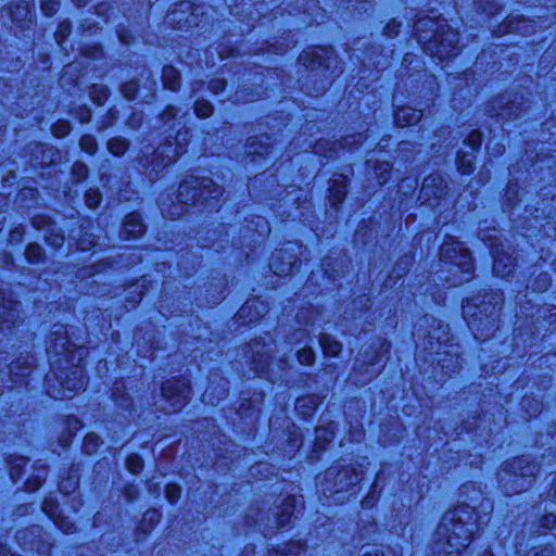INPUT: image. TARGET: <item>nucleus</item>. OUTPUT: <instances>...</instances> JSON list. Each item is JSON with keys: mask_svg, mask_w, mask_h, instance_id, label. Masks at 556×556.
Returning <instances> with one entry per match:
<instances>
[{"mask_svg": "<svg viewBox=\"0 0 556 556\" xmlns=\"http://www.w3.org/2000/svg\"><path fill=\"white\" fill-rule=\"evenodd\" d=\"M53 342L48 348L55 383L49 381L48 394L51 397L72 399L85 387V377L80 363L88 354L87 348L74 343L64 326L53 331Z\"/></svg>", "mask_w": 556, "mask_h": 556, "instance_id": "obj_1", "label": "nucleus"}, {"mask_svg": "<svg viewBox=\"0 0 556 556\" xmlns=\"http://www.w3.org/2000/svg\"><path fill=\"white\" fill-rule=\"evenodd\" d=\"M476 528V514L468 505L448 510L437 530L434 553L439 556H458L470 544Z\"/></svg>", "mask_w": 556, "mask_h": 556, "instance_id": "obj_2", "label": "nucleus"}, {"mask_svg": "<svg viewBox=\"0 0 556 556\" xmlns=\"http://www.w3.org/2000/svg\"><path fill=\"white\" fill-rule=\"evenodd\" d=\"M415 30L417 33H427L426 28L432 33V37L428 38L427 34L419 35V42L424 43V49L430 55L437 56L439 60L448 59L457 55L459 35L457 31L448 28L446 31L440 33L442 25L438 21L429 18H419L415 23Z\"/></svg>", "mask_w": 556, "mask_h": 556, "instance_id": "obj_3", "label": "nucleus"}, {"mask_svg": "<svg viewBox=\"0 0 556 556\" xmlns=\"http://www.w3.org/2000/svg\"><path fill=\"white\" fill-rule=\"evenodd\" d=\"M488 301L483 299L480 303H476L475 300H466L463 302V313L468 321V326L476 333V337L484 336V330H489L494 327L495 314L497 307L502 304V298L497 294H489Z\"/></svg>", "mask_w": 556, "mask_h": 556, "instance_id": "obj_4", "label": "nucleus"}, {"mask_svg": "<svg viewBox=\"0 0 556 556\" xmlns=\"http://www.w3.org/2000/svg\"><path fill=\"white\" fill-rule=\"evenodd\" d=\"M440 260L450 266L448 270L453 271L454 275L460 273L462 276L459 278L452 280L453 285L470 279L473 269L470 252L454 237H447L443 242L440 250Z\"/></svg>", "mask_w": 556, "mask_h": 556, "instance_id": "obj_5", "label": "nucleus"}, {"mask_svg": "<svg viewBox=\"0 0 556 556\" xmlns=\"http://www.w3.org/2000/svg\"><path fill=\"white\" fill-rule=\"evenodd\" d=\"M223 189L210 178L190 177L185 179L178 188L177 200L182 204H206L217 202Z\"/></svg>", "mask_w": 556, "mask_h": 556, "instance_id": "obj_6", "label": "nucleus"}, {"mask_svg": "<svg viewBox=\"0 0 556 556\" xmlns=\"http://www.w3.org/2000/svg\"><path fill=\"white\" fill-rule=\"evenodd\" d=\"M189 383L184 379H170L163 383L162 395L167 402L168 407H164L170 412L181 409L189 399Z\"/></svg>", "mask_w": 556, "mask_h": 556, "instance_id": "obj_7", "label": "nucleus"}, {"mask_svg": "<svg viewBox=\"0 0 556 556\" xmlns=\"http://www.w3.org/2000/svg\"><path fill=\"white\" fill-rule=\"evenodd\" d=\"M20 304L0 294V329H11L23 323Z\"/></svg>", "mask_w": 556, "mask_h": 556, "instance_id": "obj_8", "label": "nucleus"}, {"mask_svg": "<svg viewBox=\"0 0 556 556\" xmlns=\"http://www.w3.org/2000/svg\"><path fill=\"white\" fill-rule=\"evenodd\" d=\"M249 350L253 354L252 363L255 366V371L258 374H264L266 366L268 365V361L271 358L269 355L271 352V343L255 340L249 344Z\"/></svg>", "mask_w": 556, "mask_h": 556, "instance_id": "obj_9", "label": "nucleus"}, {"mask_svg": "<svg viewBox=\"0 0 556 556\" xmlns=\"http://www.w3.org/2000/svg\"><path fill=\"white\" fill-rule=\"evenodd\" d=\"M503 472L513 475L518 478H528L533 477L539 471V468L535 464L530 463L527 458L520 457L516 458L513 462H506L503 465Z\"/></svg>", "mask_w": 556, "mask_h": 556, "instance_id": "obj_10", "label": "nucleus"}, {"mask_svg": "<svg viewBox=\"0 0 556 556\" xmlns=\"http://www.w3.org/2000/svg\"><path fill=\"white\" fill-rule=\"evenodd\" d=\"M326 479L334 478V488L337 492L348 490L350 485L356 484L361 481V473L354 469L344 468L338 472L333 469H328L325 473Z\"/></svg>", "mask_w": 556, "mask_h": 556, "instance_id": "obj_11", "label": "nucleus"}, {"mask_svg": "<svg viewBox=\"0 0 556 556\" xmlns=\"http://www.w3.org/2000/svg\"><path fill=\"white\" fill-rule=\"evenodd\" d=\"M493 273L500 277H508L515 267L510 255L503 253L497 247H492Z\"/></svg>", "mask_w": 556, "mask_h": 556, "instance_id": "obj_12", "label": "nucleus"}, {"mask_svg": "<svg viewBox=\"0 0 556 556\" xmlns=\"http://www.w3.org/2000/svg\"><path fill=\"white\" fill-rule=\"evenodd\" d=\"M363 138V135L358 134L352 137H345L343 138L339 143L332 142L331 147L329 149H325V142L321 140H318L314 144V153L316 154H324L327 157H332L337 155V147L339 148H351L352 144L359 143Z\"/></svg>", "mask_w": 556, "mask_h": 556, "instance_id": "obj_13", "label": "nucleus"}, {"mask_svg": "<svg viewBox=\"0 0 556 556\" xmlns=\"http://www.w3.org/2000/svg\"><path fill=\"white\" fill-rule=\"evenodd\" d=\"M143 232L144 226L140 216L137 213L128 214L123 225L122 237L125 240H131L139 238Z\"/></svg>", "mask_w": 556, "mask_h": 556, "instance_id": "obj_14", "label": "nucleus"}, {"mask_svg": "<svg viewBox=\"0 0 556 556\" xmlns=\"http://www.w3.org/2000/svg\"><path fill=\"white\" fill-rule=\"evenodd\" d=\"M422 117V113L419 110H415L409 106L400 108L395 111L394 122L399 127L412 126L418 123Z\"/></svg>", "mask_w": 556, "mask_h": 556, "instance_id": "obj_15", "label": "nucleus"}, {"mask_svg": "<svg viewBox=\"0 0 556 556\" xmlns=\"http://www.w3.org/2000/svg\"><path fill=\"white\" fill-rule=\"evenodd\" d=\"M444 180L439 176H428L424 179L421 193L430 199L440 198L443 194Z\"/></svg>", "mask_w": 556, "mask_h": 556, "instance_id": "obj_16", "label": "nucleus"}, {"mask_svg": "<svg viewBox=\"0 0 556 556\" xmlns=\"http://www.w3.org/2000/svg\"><path fill=\"white\" fill-rule=\"evenodd\" d=\"M269 139L268 136L264 135L257 139V142L255 140L250 142L248 153L253 156V160L256 156L267 157L273 154V147L269 143Z\"/></svg>", "mask_w": 556, "mask_h": 556, "instance_id": "obj_17", "label": "nucleus"}, {"mask_svg": "<svg viewBox=\"0 0 556 556\" xmlns=\"http://www.w3.org/2000/svg\"><path fill=\"white\" fill-rule=\"evenodd\" d=\"M42 509L50 515V517L54 520L55 526L64 533H70L74 530V523L67 518L55 515L52 511L53 503L51 501H45L42 504Z\"/></svg>", "mask_w": 556, "mask_h": 556, "instance_id": "obj_18", "label": "nucleus"}, {"mask_svg": "<svg viewBox=\"0 0 556 556\" xmlns=\"http://www.w3.org/2000/svg\"><path fill=\"white\" fill-rule=\"evenodd\" d=\"M346 194V178L340 176L334 178L330 186V202L333 206L342 203Z\"/></svg>", "mask_w": 556, "mask_h": 556, "instance_id": "obj_19", "label": "nucleus"}, {"mask_svg": "<svg viewBox=\"0 0 556 556\" xmlns=\"http://www.w3.org/2000/svg\"><path fill=\"white\" fill-rule=\"evenodd\" d=\"M294 506H295V500L293 497H287L283 501L281 513L277 517V527L278 528H282L290 522Z\"/></svg>", "mask_w": 556, "mask_h": 556, "instance_id": "obj_20", "label": "nucleus"}, {"mask_svg": "<svg viewBox=\"0 0 556 556\" xmlns=\"http://www.w3.org/2000/svg\"><path fill=\"white\" fill-rule=\"evenodd\" d=\"M164 86L169 90H176L180 84V74L173 66H164L163 68Z\"/></svg>", "mask_w": 556, "mask_h": 556, "instance_id": "obj_21", "label": "nucleus"}, {"mask_svg": "<svg viewBox=\"0 0 556 556\" xmlns=\"http://www.w3.org/2000/svg\"><path fill=\"white\" fill-rule=\"evenodd\" d=\"M34 363L33 357L26 356L23 361L18 359L10 366V374L16 377H25L28 375L29 369Z\"/></svg>", "mask_w": 556, "mask_h": 556, "instance_id": "obj_22", "label": "nucleus"}, {"mask_svg": "<svg viewBox=\"0 0 556 556\" xmlns=\"http://www.w3.org/2000/svg\"><path fill=\"white\" fill-rule=\"evenodd\" d=\"M319 342L324 353L328 356H337L341 351V343L329 334H323Z\"/></svg>", "mask_w": 556, "mask_h": 556, "instance_id": "obj_23", "label": "nucleus"}, {"mask_svg": "<svg viewBox=\"0 0 556 556\" xmlns=\"http://www.w3.org/2000/svg\"><path fill=\"white\" fill-rule=\"evenodd\" d=\"M166 153L165 157H163L160 162H157L155 165H168L170 162H173L180 153H182L181 150H178L177 148L172 149V144L163 146L162 148H159L156 150V160L161 156H163Z\"/></svg>", "mask_w": 556, "mask_h": 556, "instance_id": "obj_24", "label": "nucleus"}, {"mask_svg": "<svg viewBox=\"0 0 556 556\" xmlns=\"http://www.w3.org/2000/svg\"><path fill=\"white\" fill-rule=\"evenodd\" d=\"M279 258V255L273 256L269 261V267L270 269L279 276L282 275H289L292 271V267L294 265V261L289 257L286 263L278 264L277 260Z\"/></svg>", "mask_w": 556, "mask_h": 556, "instance_id": "obj_25", "label": "nucleus"}, {"mask_svg": "<svg viewBox=\"0 0 556 556\" xmlns=\"http://www.w3.org/2000/svg\"><path fill=\"white\" fill-rule=\"evenodd\" d=\"M123 389H124V383H116L113 388L112 396L118 406L126 409L130 406L131 402H130V399L126 394H124V393L119 394V392L123 391Z\"/></svg>", "mask_w": 556, "mask_h": 556, "instance_id": "obj_26", "label": "nucleus"}, {"mask_svg": "<svg viewBox=\"0 0 556 556\" xmlns=\"http://www.w3.org/2000/svg\"><path fill=\"white\" fill-rule=\"evenodd\" d=\"M99 445H100V438L98 434L90 432L85 435L83 448L86 454H88V455L93 454L98 450Z\"/></svg>", "mask_w": 556, "mask_h": 556, "instance_id": "obj_27", "label": "nucleus"}, {"mask_svg": "<svg viewBox=\"0 0 556 556\" xmlns=\"http://www.w3.org/2000/svg\"><path fill=\"white\" fill-rule=\"evenodd\" d=\"M473 153H458L457 155V166L460 173L467 174L472 168L473 163Z\"/></svg>", "mask_w": 556, "mask_h": 556, "instance_id": "obj_28", "label": "nucleus"}, {"mask_svg": "<svg viewBox=\"0 0 556 556\" xmlns=\"http://www.w3.org/2000/svg\"><path fill=\"white\" fill-rule=\"evenodd\" d=\"M391 172H392V165L389 162L379 163L375 168V173L377 175L378 182L380 185L386 184L390 178Z\"/></svg>", "mask_w": 556, "mask_h": 556, "instance_id": "obj_29", "label": "nucleus"}, {"mask_svg": "<svg viewBox=\"0 0 556 556\" xmlns=\"http://www.w3.org/2000/svg\"><path fill=\"white\" fill-rule=\"evenodd\" d=\"M194 112L199 118H206L212 115L213 106L208 101L198 100L194 103Z\"/></svg>", "mask_w": 556, "mask_h": 556, "instance_id": "obj_30", "label": "nucleus"}, {"mask_svg": "<svg viewBox=\"0 0 556 556\" xmlns=\"http://www.w3.org/2000/svg\"><path fill=\"white\" fill-rule=\"evenodd\" d=\"M108 149L114 155H121L126 151L127 142L121 138H112L108 141Z\"/></svg>", "mask_w": 556, "mask_h": 556, "instance_id": "obj_31", "label": "nucleus"}, {"mask_svg": "<svg viewBox=\"0 0 556 556\" xmlns=\"http://www.w3.org/2000/svg\"><path fill=\"white\" fill-rule=\"evenodd\" d=\"M142 466V459L137 454H131L126 459V468L134 475L139 473Z\"/></svg>", "mask_w": 556, "mask_h": 556, "instance_id": "obj_32", "label": "nucleus"}, {"mask_svg": "<svg viewBox=\"0 0 556 556\" xmlns=\"http://www.w3.org/2000/svg\"><path fill=\"white\" fill-rule=\"evenodd\" d=\"M90 97L92 99V101L98 104V105H102L104 100L106 99L108 97V91H106V88L103 87V86H97L94 85L92 88H91V91H90Z\"/></svg>", "mask_w": 556, "mask_h": 556, "instance_id": "obj_33", "label": "nucleus"}, {"mask_svg": "<svg viewBox=\"0 0 556 556\" xmlns=\"http://www.w3.org/2000/svg\"><path fill=\"white\" fill-rule=\"evenodd\" d=\"M25 255L28 262L35 263L41 257L42 249L39 244L31 243L27 247Z\"/></svg>", "mask_w": 556, "mask_h": 556, "instance_id": "obj_34", "label": "nucleus"}, {"mask_svg": "<svg viewBox=\"0 0 556 556\" xmlns=\"http://www.w3.org/2000/svg\"><path fill=\"white\" fill-rule=\"evenodd\" d=\"M71 130V125L66 121H59L52 126V134L56 138H63Z\"/></svg>", "mask_w": 556, "mask_h": 556, "instance_id": "obj_35", "label": "nucleus"}, {"mask_svg": "<svg viewBox=\"0 0 556 556\" xmlns=\"http://www.w3.org/2000/svg\"><path fill=\"white\" fill-rule=\"evenodd\" d=\"M482 136L480 131L472 130L465 139L464 143L471 149V152H473L479 148Z\"/></svg>", "mask_w": 556, "mask_h": 556, "instance_id": "obj_36", "label": "nucleus"}, {"mask_svg": "<svg viewBox=\"0 0 556 556\" xmlns=\"http://www.w3.org/2000/svg\"><path fill=\"white\" fill-rule=\"evenodd\" d=\"M100 202H101V193L99 192V190H97V189H89L86 192V204L90 208L97 207Z\"/></svg>", "mask_w": 556, "mask_h": 556, "instance_id": "obj_37", "label": "nucleus"}, {"mask_svg": "<svg viewBox=\"0 0 556 556\" xmlns=\"http://www.w3.org/2000/svg\"><path fill=\"white\" fill-rule=\"evenodd\" d=\"M79 144H80L81 150H84L85 152H87L89 154H92L97 148L94 138L89 135L83 136L79 141Z\"/></svg>", "mask_w": 556, "mask_h": 556, "instance_id": "obj_38", "label": "nucleus"}, {"mask_svg": "<svg viewBox=\"0 0 556 556\" xmlns=\"http://www.w3.org/2000/svg\"><path fill=\"white\" fill-rule=\"evenodd\" d=\"M298 359L303 365H311L314 362V352L311 348H303L298 351Z\"/></svg>", "mask_w": 556, "mask_h": 556, "instance_id": "obj_39", "label": "nucleus"}, {"mask_svg": "<svg viewBox=\"0 0 556 556\" xmlns=\"http://www.w3.org/2000/svg\"><path fill=\"white\" fill-rule=\"evenodd\" d=\"M59 9V1L58 0H43L41 3V10L45 15L51 16L53 15Z\"/></svg>", "mask_w": 556, "mask_h": 556, "instance_id": "obj_40", "label": "nucleus"}, {"mask_svg": "<svg viewBox=\"0 0 556 556\" xmlns=\"http://www.w3.org/2000/svg\"><path fill=\"white\" fill-rule=\"evenodd\" d=\"M46 240L49 244L58 248L63 244L64 237L60 233H56L54 228H51L49 233L46 236Z\"/></svg>", "mask_w": 556, "mask_h": 556, "instance_id": "obj_41", "label": "nucleus"}, {"mask_svg": "<svg viewBox=\"0 0 556 556\" xmlns=\"http://www.w3.org/2000/svg\"><path fill=\"white\" fill-rule=\"evenodd\" d=\"M138 85L136 81H129L122 86V93L127 100H132L137 92Z\"/></svg>", "mask_w": 556, "mask_h": 556, "instance_id": "obj_42", "label": "nucleus"}, {"mask_svg": "<svg viewBox=\"0 0 556 556\" xmlns=\"http://www.w3.org/2000/svg\"><path fill=\"white\" fill-rule=\"evenodd\" d=\"M165 495L168 502L175 503L180 496V486L177 484H167Z\"/></svg>", "mask_w": 556, "mask_h": 556, "instance_id": "obj_43", "label": "nucleus"}, {"mask_svg": "<svg viewBox=\"0 0 556 556\" xmlns=\"http://www.w3.org/2000/svg\"><path fill=\"white\" fill-rule=\"evenodd\" d=\"M333 439V431L324 429V428H317L316 429V440L319 445H321L323 442H330Z\"/></svg>", "mask_w": 556, "mask_h": 556, "instance_id": "obj_44", "label": "nucleus"}, {"mask_svg": "<svg viewBox=\"0 0 556 556\" xmlns=\"http://www.w3.org/2000/svg\"><path fill=\"white\" fill-rule=\"evenodd\" d=\"M72 173L75 179L79 181L87 176L88 168L84 163H75Z\"/></svg>", "mask_w": 556, "mask_h": 556, "instance_id": "obj_45", "label": "nucleus"}, {"mask_svg": "<svg viewBox=\"0 0 556 556\" xmlns=\"http://www.w3.org/2000/svg\"><path fill=\"white\" fill-rule=\"evenodd\" d=\"M160 513L156 509H149L143 515V523H149L152 527L160 520Z\"/></svg>", "mask_w": 556, "mask_h": 556, "instance_id": "obj_46", "label": "nucleus"}, {"mask_svg": "<svg viewBox=\"0 0 556 556\" xmlns=\"http://www.w3.org/2000/svg\"><path fill=\"white\" fill-rule=\"evenodd\" d=\"M71 27L67 22H64L60 25L59 30L55 34V38L59 45H61L66 36L70 34Z\"/></svg>", "mask_w": 556, "mask_h": 556, "instance_id": "obj_47", "label": "nucleus"}, {"mask_svg": "<svg viewBox=\"0 0 556 556\" xmlns=\"http://www.w3.org/2000/svg\"><path fill=\"white\" fill-rule=\"evenodd\" d=\"M515 110H520L518 106H516L514 104V102H511L507 108H504L502 110V112L498 113V115L504 118V119H511L514 118L513 115L515 117L519 116V113H515Z\"/></svg>", "mask_w": 556, "mask_h": 556, "instance_id": "obj_48", "label": "nucleus"}, {"mask_svg": "<svg viewBox=\"0 0 556 556\" xmlns=\"http://www.w3.org/2000/svg\"><path fill=\"white\" fill-rule=\"evenodd\" d=\"M256 301L247 302L238 312L240 318L247 317L252 309H256L257 306Z\"/></svg>", "mask_w": 556, "mask_h": 556, "instance_id": "obj_49", "label": "nucleus"}, {"mask_svg": "<svg viewBox=\"0 0 556 556\" xmlns=\"http://www.w3.org/2000/svg\"><path fill=\"white\" fill-rule=\"evenodd\" d=\"M399 27H400V24L396 23L395 21H391L387 24V26L384 27V34L392 38L394 37L395 35H397V31H399Z\"/></svg>", "mask_w": 556, "mask_h": 556, "instance_id": "obj_50", "label": "nucleus"}, {"mask_svg": "<svg viewBox=\"0 0 556 556\" xmlns=\"http://www.w3.org/2000/svg\"><path fill=\"white\" fill-rule=\"evenodd\" d=\"M28 15V7L26 3L16 5V12H12L11 18L14 21L17 16L26 17Z\"/></svg>", "mask_w": 556, "mask_h": 556, "instance_id": "obj_51", "label": "nucleus"}, {"mask_svg": "<svg viewBox=\"0 0 556 556\" xmlns=\"http://www.w3.org/2000/svg\"><path fill=\"white\" fill-rule=\"evenodd\" d=\"M176 114H177V110L173 106H168L162 115L164 124L168 125L169 122L175 118Z\"/></svg>", "mask_w": 556, "mask_h": 556, "instance_id": "obj_52", "label": "nucleus"}, {"mask_svg": "<svg viewBox=\"0 0 556 556\" xmlns=\"http://www.w3.org/2000/svg\"><path fill=\"white\" fill-rule=\"evenodd\" d=\"M226 86V81L224 79H214L210 83V89L214 93H218L219 91L224 90Z\"/></svg>", "mask_w": 556, "mask_h": 556, "instance_id": "obj_53", "label": "nucleus"}, {"mask_svg": "<svg viewBox=\"0 0 556 556\" xmlns=\"http://www.w3.org/2000/svg\"><path fill=\"white\" fill-rule=\"evenodd\" d=\"M90 238L91 239L88 240V244H87V240L85 238H81L78 240V245L81 250H88L90 247L96 245L92 235H90Z\"/></svg>", "mask_w": 556, "mask_h": 556, "instance_id": "obj_54", "label": "nucleus"}, {"mask_svg": "<svg viewBox=\"0 0 556 556\" xmlns=\"http://www.w3.org/2000/svg\"><path fill=\"white\" fill-rule=\"evenodd\" d=\"M306 403L313 404L314 406L316 405L315 399H313V397H303V399L298 400L296 408L299 409L300 407L306 405Z\"/></svg>", "mask_w": 556, "mask_h": 556, "instance_id": "obj_55", "label": "nucleus"}, {"mask_svg": "<svg viewBox=\"0 0 556 556\" xmlns=\"http://www.w3.org/2000/svg\"><path fill=\"white\" fill-rule=\"evenodd\" d=\"M203 402L208 403V404H212V405H216V404H218V402H215V401H214V399H213V396H212V393H211L208 390H206V391L204 392V394H203Z\"/></svg>", "mask_w": 556, "mask_h": 556, "instance_id": "obj_56", "label": "nucleus"}, {"mask_svg": "<svg viewBox=\"0 0 556 556\" xmlns=\"http://www.w3.org/2000/svg\"><path fill=\"white\" fill-rule=\"evenodd\" d=\"M543 522H544V526L551 527L553 523L556 522V516L554 514H549V515L545 516Z\"/></svg>", "mask_w": 556, "mask_h": 556, "instance_id": "obj_57", "label": "nucleus"}, {"mask_svg": "<svg viewBox=\"0 0 556 556\" xmlns=\"http://www.w3.org/2000/svg\"><path fill=\"white\" fill-rule=\"evenodd\" d=\"M536 556H555V553L553 548L545 547L540 553H538Z\"/></svg>", "mask_w": 556, "mask_h": 556, "instance_id": "obj_58", "label": "nucleus"}, {"mask_svg": "<svg viewBox=\"0 0 556 556\" xmlns=\"http://www.w3.org/2000/svg\"><path fill=\"white\" fill-rule=\"evenodd\" d=\"M0 556H16L15 554L10 553V551L0 542Z\"/></svg>", "mask_w": 556, "mask_h": 556, "instance_id": "obj_59", "label": "nucleus"}, {"mask_svg": "<svg viewBox=\"0 0 556 556\" xmlns=\"http://www.w3.org/2000/svg\"><path fill=\"white\" fill-rule=\"evenodd\" d=\"M363 556H384V555L379 553V551L374 549L372 552H365Z\"/></svg>", "mask_w": 556, "mask_h": 556, "instance_id": "obj_60", "label": "nucleus"}, {"mask_svg": "<svg viewBox=\"0 0 556 556\" xmlns=\"http://www.w3.org/2000/svg\"><path fill=\"white\" fill-rule=\"evenodd\" d=\"M90 119V112L86 111L85 115L80 117L81 122H88Z\"/></svg>", "mask_w": 556, "mask_h": 556, "instance_id": "obj_61", "label": "nucleus"}, {"mask_svg": "<svg viewBox=\"0 0 556 556\" xmlns=\"http://www.w3.org/2000/svg\"><path fill=\"white\" fill-rule=\"evenodd\" d=\"M41 532V529L39 527H34L31 530H30V533L31 534H35L37 533L38 535L40 534Z\"/></svg>", "mask_w": 556, "mask_h": 556, "instance_id": "obj_62", "label": "nucleus"}, {"mask_svg": "<svg viewBox=\"0 0 556 556\" xmlns=\"http://www.w3.org/2000/svg\"><path fill=\"white\" fill-rule=\"evenodd\" d=\"M260 315H261V312H258V311H257V312H256V314H255L254 316H251V317H250V321H254V320H256V319H257V317H258Z\"/></svg>", "mask_w": 556, "mask_h": 556, "instance_id": "obj_63", "label": "nucleus"}, {"mask_svg": "<svg viewBox=\"0 0 556 556\" xmlns=\"http://www.w3.org/2000/svg\"><path fill=\"white\" fill-rule=\"evenodd\" d=\"M60 489H61L62 491L68 492V491L66 490V485H65V482H64V481L61 483Z\"/></svg>", "mask_w": 556, "mask_h": 556, "instance_id": "obj_64", "label": "nucleus"}]
</instances>
